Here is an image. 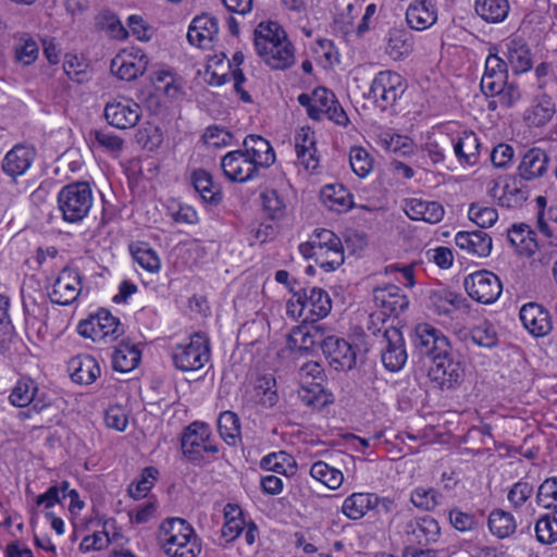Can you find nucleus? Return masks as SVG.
<instances>
[{"label":"nucleus","mask_w":557,"mask_h":557,"mask_svg":"<svg viewBox=\"0 0 557 557\" xmlns=\"http://www.w3.org/2000/svg\"><path fill=\"white\" fill-rule=\"evenodd\" d=\"M411 341L416 352L432 361L428 376L441 389L454 388L462 382V363L454 358L450 343L440 330L426 323L418 324Z\"/></svg>","instance_id":"nucleus-1"},{"label":"nucleus","mask_w":557,"mask_h":557,"mask_svg":"<svg viewBox=\"0 0 557 557\" xmlns=\"http://www.w3.org/2000/svg\"><path fill=\"white\" fill-rule=\"evenodd\" d=\"M255 47L273 70H286L295 62L294 47L276 22L260 23L256 27Z\"/></svg>","instance_id":"nucleus-2"},{"label":"nucleus","mask_w":557,"mask_h":557,"mask_svg":"<svg viewBox=\"0 0 557 557\" xmlns=\"http://www.w3.org/2000/svg\"><path fill=\"white\" fill-rule=\"evenodd\" d=\"M158 542L170 557H197L201 545L193 527L182 518H168L159 527Z\"/></svg>","instance_id":"nucleus-3"},{"label":"nucleus","mask_w":557,"mask_h":557,"mask_svg":"<svg viewBox=\"0 0 557 557\" xmlns=\"http://www.w3.org/2000/svg\"><path fill=\"white\" fill-rule=\"evenodd\" d=\"M94 202L89 183L78 181L61 188L58 195V207L62 219L67 223H78L89 213Z\"/></svg>","instance_id":"nucleus-4"},{"label":"nucleus","mask_w":557,"mask_h":557,"mask_svg":"<svg viewBox=\"0 0 557 557\" xmlns=\"http://www.w3.org/2000/svg\"><path fill=\"white\" fill-rule=\"evenodd\" d=\"M379 336L381 360L389 372H397L406 364L408 355L403 333L398 327L388 326L373 332Z\"/></svg>","instance_id":"nucleus-5"},{"label":"nucleus","mask_w":557,"mask_h":557,"mask_svg":"<svg viewBox=\"0 0 557 557\" xmlns=\"http://www.w3.org/2000/svg\"><path fill=\"white\" fill-rule=\"evenodd\" d=\"M406 87L400 74L394 71H381L371 83L368 98L373 100L381 110H386L403 96Z\"/></svg>","instance_id":"nucleus-6"},{"label":"nucleus","mask_w":557,"mask_h":557,"mask_svg":"<svg viewBox=\"0 0 557 557\" xmlns=\"http://www.w3.org/2000/svg\"><path fill=\"white\" fill-rule=\"evenodd\" d=\"M172 358L175 368L183 372L202 369L210 358L208 338L199 333L194 334L188 344L175 347Z\"/></svg>","instance_id":"nucleus-7"},{"label":"nucleus","mask_w":557,"mask_h":557,"mask_svg":"<svg viewBox=\"0 0 557 557\" xmlns=\"http://www.w3.org/2000/svg\"><path fill=\"white\" fill-rule=\"evenodd\" d=\"M468 295L482 304H493L502 294L503 285L497 275L481 270L468 275L463 281Z\"/></svg>","instance_id":"nucleus-8"},{"label":"nucleus","mask_w":557,"mask_h":557,"mask_svg":"<svg viewBox=\"0 0 557 557\" xmlns=\"http://www.w3.org/2000/svg\"><path fill=\"white\" fill-rule=\"evenodd\" d=\"M320 347L335 370L347 371L356 367L358 348L344 338L327 335L320 342Z\"/></svg>","instance_id":"nucleus-9"},{"label":"nucleus","mask_w":557,"mask_h":557,"mask_svg":"<svg viewBox=\"0 0 557 557\" xmlns=\"http://www.w3.org/2000/svg\"><path fill=\"white\" fill-rule=\"evenodd\" d=\"M107 122L119 129L134 127L141 117L140 106L129 98H119L108 102L103 110Z\"/></svg>","instance_id":"nucleus-10"},{"label":"nucleus","mask_w":557,"mask_h":557,"mask_svg":"<svg viewBox=\"0 0 557 557\" xmlns=\"http://www.w3.org/2000/svg\"><path fill=\"white\" fill-rule=\"evenodd\" d=\"M314 108L310 110V119L320 121L323 115L337 125L346 126L349 119L337 101L335 95L324 87L313 90Z\"/></svg>","instance_id":"nucleus-11"},{"label":"nucleus","mask_w":557,"mask_h":557,"mask_svg":"<svg viewBox=\"0 0 557 557\" xmlns=\"http://www.w3.org/2000/svg\"><path fill=\"white\" fill-rule=\"evenodd\" d=\"M9 399L15 407L24 408L32 406L35 413H39L50 406L47 394L40 392L38 384L29 377H23L16 383Z\"/></svg>","instance_id":"nucleus-12"},{"label":"nucleus","mask_w":557,"mask_h":557,"mask_svg":"<svg viewBox=\"0 0 557 557\" xmlns=\"http://www.w3.org/2000/svg\"><path fill=\"white\" fill-rule=\"evenodd\" d=\"M221 168L230 181L238 183L251 181L259 174V166L243 150L226 153L222 158Z\"/></svg>","instance_id":"nucleus-13"},{"label":"nucleus","mask_w":557,"mask_h":557,"mask_svg":"<svg viewBox=\"0 0 557 557\" xmlns=\"http://www.w3.org/2000/svg\"><path fill=\"white\" fill-rule=\"evenodd\" d=\"M82 290V277L75 269L64 268L55 280L49 297L52 302L67 306L77 299Z\"/></svg>","instance_id":"nucleus-14"},{"label":"nucleus","mask_w":557,"mask_h":557,"mask_svg":"<svg viewBox=\"0 0 557 557\" xmlns=\"http://www.w3.org/2000/svg\"><path fill=\"white\" fill-rule=\"evenodd\" d=\"M210 436L209 425L203 422H194L189 424L182 436L181 446L183 455L197 465L205 462L202 447Z\"/></svg>","instance_id":"nucleus-15"},{"label":"nucleus","mask_w":557,"mask_h":557,"mask_svg":"<svg viewBox=\"0 0 557 557\" xmlns=\"http://www.w3.org/2000/svg\"><path fill=\"white\" fill-rule=\"evenodd\" d=\"M519 315L523 326L535 337H544L553 329L549 311L537 302L523 305Z\"/></svg>","instance_id":"nucleus-16"},{"label":"nucleus","mask_w":557,"mask_h":557,"mask_svg":"<svg viewBox=\"0 0 557 557\" xmlns=\"http://www.w3.org/2000/svg\"><path fill=\"white\" fill-rule=\"evenodd\" d=\"M440 533L438 522L430 516L410 520L405 529L408 545L426 546L432 542H436Z\"/></svg>","instance_id":"nucleus-17"},{"label":"nucleus","mask_w":557,"mask_h":557,"mask_svg":"<svg viewBox=\"0 0 557 557\" xmlns=\"http://www.w3.org/2000/svg\"><path fill=\"white\" fill-rule=\"evenodd\" d=\"M296 302L299 306L298 315H301L302 310L309 307L312 315L318 319L325 318L332 309V300L329 294L319 287L310 289L301 288L299 292L294 293Z\"/></svg>","instance_id":"nucleus-18"},{"label":"nucleus","mask_w":557,"mask_h":557,"mask_svg":"<svg viewBox=\"0 0 557 557\" xmlns=\"http://www.w3.org/2000/svg\"><path fill=\"white\" fill-rule=\"evenodd\" d=\"M384 40V51L394 61L405 60L414 50L413 35L406 28H389Z\"/></svg>","instance_id":"nucleus-19"},{"label":"nucleus","mask_w":557,"mask_h":557,"mask_svg":"<svg viewBox=\"0 0 557 557\" xmlns=\"http://www.w3.org/2000/svg\"><path fill=\"white\" fill-rule=\"evenodd\" d=\"M508 79V64L497 53L490 52L485 60V71L481 79V90L496 92L499 86H504Z\"/></svg>","instance_id":"nucleus-20"},{"label":"nucleus","mask_w":557,"mask_h":557,"mask_svg":"<svg viewBox=\"0 0 557 557\" xmlns=\"http://www.w3.org/2000/svg\"><path fill=\"white\" fill-rule=\"evenodd\" d=\"M35 156L34 148L16 145L5 154L1 168L5 174L15 180L30 168Z\"/></svg>","instance_id":"nucleus-21"},{"label":"nucleus","mask_w":557,"mask_h":557,"mask_svg":"<svg viewBox=\"0 0 557 557\" xmlns=\"http://www.w3.org/2000/svg\"><path fill=\"white\" fill-rule=\"evenodd\" d=\"M456 245L469 255L487 257L492 251V238L483 231H461L455 236Z\"/></svg>","instance_id":"nucleus-22"},{"label":"nucleus","mask_w":557,"mask_h":557,"mask_svg":"<svg viewBox=\"0 0 557 557\" xmlns=\"http://www.w3.org/2000/svg\"><path fill=\"white\" fill-rule=\"evenodd\" d=\"M373 300L377 307L385 310L383 314H387V311L391 314H399L409 306L407 296L401 294V289L396 285L374 288Z\"/></svg>","instance_id":"nucleus-23"},{"label":"nucleus","mask_w":557,"mask_h":557,"mask_svg":"<svg viewBox=\"0 0 557 557\" xmlns=\"http://www.w3.org/2000/svg\"><path fill=\"white\" fill-rule=\"evenodd\" d=\"M67 371L73 382L89 385L100 375V367L90 355H78L70 359Z\"/></svg>","instance_id":"nucleus-24"},{"label":"nucleus","mask_w":557,"mask_h":557,"mask_svg":"<svg viewBox=\"0 0 557 557\" xmlns=\"http://www.w3.org/2000/svg\"><path fill=\"white\" fill-rule=\"evenodd\" d=\"M219 32L218 18L209 14L196 16L187 32L189 44L198 47H206L211 42Z\"/></svg>","instance_id":"nucleus-25"},{"label":"nucleus","mask_w":557,"mask_h":557,"mask_svg":"<svg viewBox=\"0 0 557 557\" xmlns=\"http://www.w3.org/2000/svg\"><path fill=\"white\" fill-rule=\"evenodd\" d=\"M244 153L259 168H269L275 161V153L270 143L259 135H248L244 139Z\"/></svg>","instance_id":"nucleus-26"},{"label":"nucleus","mask_w":557,"mask_h":557,"mask_svg":"<svg viewBox=\"0 0 557 557\" xmlns=\"http://www.w3.org/2000/svg\"><path fill=\"white\" fill-rule=\"evenodd\" d=\"M404 210L409 219L431 224L438 223L444 216V208L441 203L417 198L407 200Z\"/></svg>","instance_id":"nucleus-27"},{"label":"nucleus","mask_w":557,"mask_h":557,"mask_svg":"<svg viewBox=\"0 0 557 557\" xmlns=\"http://www.w3.org/2000/svg\"><path fill=\"white\" fill-rule=\"evenodd\" d=\"M507 64L515 74H521L532 69L531 51L527 42L521 38H512L506 44Z\"/></svg>","instance_id":"nucleus-28"},{"label":"nucleus","mask_w":557,"mask_h":557,"mask_svg":"<svg viewBox=\"0 0 557 557\" xmlns=\"http://www.w3.org/2000/svg\"><path fill=\"white\" fill-rule=\"evenodd\" d=\"M147 66L148 57L146 54H140V59L137 61L136 58H132L131 55L117 54L112 59L110 67L112 73L120 79L131 82L144 75Z\"/></svg>","instance_id":"nucleus-29"},{"label":"nucleus","mask_w":557,"mask_h":557,"mask_svg":"<svg viewBox=\"0 0 557 557\" xmlns=\"http://www.w3.org/2000/svg\"><path fill=\"white\" fill-rule=\"evenodd\" d=\"M436 20V11L431 1H414L406 11V21L410 28L416 30H424L431 27Z\"/></svg>","instance_id":"nucleus-30"},{"label":"nucleus","mask_w":557,"mask_h":557,"mask_svg":"<svg viewBox=\"0 0 557 557\" xmlns=\"http://www.w3.org/2000/svg\"><path fill=\"white\" fill-rule=\"evenodd\" d=\"M548 156L540 148L528 150L518 166L519 175L524 181H531L544 175L547 171Z\"/></svg>","instance_id":"nucleus-31"},{"label":"nucleus","mask_w":557,"mask_h":557,"mask_svg":"<svg viewBox=\"0 0 557 557\" xmlns=\"http://www.w3.org/2000/svg\"><path fill=\"white\" fill-rule=\"evenodd\" d=\"M451 145L460 162L478 163L481 144L473 132H463L456 141L451 140Z\"/></svg>","instance_id":"nucleus-32"},{"label":"nucleus","mask_w":557,"mask_h":557,"mask_svg":"<svg viewBox=\"0 0 557 557\" xmlns=\"http://www.w3.org/2000/svg\"><path fill=\"white\" fill-rule=\"evenodd\" d=\"M191 184L205 202L216 206L222 201L221 189L214 186L212 176L207 171L201 169L194 171Z\"/></svg>","instance_id":"nucleus-33"},{"label":"nucleus","mask_w":557,"mask_h":557,"mask_svg":"<svg viewBox=\"0 0 557 557\" xmlns=\"http://www.w3.org/2000/svg\"><path fill=\"white\" fill-rule=\"evenodd\" d=\"M141 352L135 345L122 341L112 354V367L115 371L126 373L139 364Z\"/></svg>","instance_id":"nucleus-34"},{"label":"nucleus","mask_w":557,"mask_h":557,"mask_svg":"<svg viewBox=\"0 0 557 557\" xmlns=\"http://www.w3.org/2000/svg\"><path fill=\"white\" fill-rule=\"evenodd\" d=\"M376 495L371 493H354L343 504V513L351 520L362 518L376 504Z\"/></svg>","instance_id":"nucleus-35"},{"label":"nucleus","mask_w":557,"mask_h":557,"mask_svg":"<svg viewBox=\"0 0 557 557\" xmlns=\"http://www.w3.org/2000/svg\"><path fill=\"white\" fill-rule=\"evenodd\" d=\"M295 150L298 160L305 165L307 170H314L318 165L315 159V140L314 135L310 129L301 128L295 139Z\"/></svg>","instance_id":"nucleus-36"},{"label":"nucleus","mask_w":557,"mask_h":557,"mask_svg":"<svg viewBox=\"0 0 557 557\" xmlns=\"http://www.w3.org/2000/svg\"><path fill=\"white\" fill-rule=\"evenodd\" d=\"M350 193L343 185H326L321 190L323 203L336 212H345L352 207Z\"/></svg>","instance_id":"nucleus-37"},{"label":"nucleus","mask_w":557,"mask_h":557,"mask_svg":"<svg viewBox=\"0 0 557 557\" xmlns=\"http://www.w3.org/2000/svg\"><path fill=\"white\" fill-rule=\"evenodd\" d=\"M339 243L341 238L335 233L326 228H320L313 232L309 242L299 245V251L306 259H310L315 250L336 247Z\"/></svg>","instance_id":"nucleus-38"},{"label":"nucleus","mask_w":557,"mask_h":557,"mask_svg":"<svg viewBox=\"0 0 557 557\" xmlns=\"http://www.w3.org/2000/svg\"><path fill=\"white\" fill-rule=\"evenodd\" d=\"M475 12L487 23L503 22L509 12L508 0H475Z\"/></svg>","instance_id":"nucleus-39"},{"label":"nucleus","mask_w":557,"mask_h":557,"mask_svg":"<svg viewBox=\"0 0 557 557\" xmlns=\"http://www.w3.org/2000/svg\"><path fill=\"white\" fill-rule=\"evenodd\" d=\"M556 113V104L547 94H542L535 99L531 112L527 116L529 123L535 127L547 124Z\"/></svg>","instance_id":"nucleus-40"},{"label":"nucleus","mask_w":557,"mask_h":557,"mask_svg":"<svg viewBox=\"0 0 557 557\" xmlns=\"http://www.w3.org/2000/svg\"><path fill=\"white\" fill-rule=\"evenodd\" d=\"M218 430L220 436L230 446H236L240 441V420L234 411L226 410L220 413Z\"/></svg>","instance_id":"nucleus-41"},{"label":"nucleus","mask_w":557,"mask_h":557,"mask_svg":"<svg viewBox=\"0 0 557 557\" xmlns=\"http://www.w3.org/2000/svg\"><path fill=\"white\" fill-rule=\"evenodd\" d=\"M487 525L493 535L506 539L515 533L517 523L513 516L503 509H494L488 516Z\"/></svg>","instance_id":"nucleus-42"},{"label":"nucleus","mask_w":557,"mask_h":557,"mask_svg":"<svg viewBox=\"0 0 557 557\" xmlns=\"http://www.w3.org/2000/svg\"><path fill=\"white\" fill-rule=\"evenodd\" d=\"M315 263L325 272H333L338 269L345 260L344 248L342 242L336 247H326L325 249L315 250L312 258Z\"/></svg>","instance_id":"nucleus-43"},{"label":"nucleus","mask_w":557,"mask_h":557,"mask_svg":"<svg viewBox=\"0 0 557 557\" xmlns=\"http://www.w3.org/2000/svg\"><path fill=\"white\" fill-rule=\"evenodd\" d=\"M95 325L99 339L108 336L117 338L123 334L120 321L107 309H100L95 315Z\"/></svg>","instance_id":"nucleus-44"},{"label":"nucleus","mask_w":557,"mask_h":557,"mask_svg":"<svg viewBox=\"0 0 557 557\" xmlns=\"http://www.w3.org/2000/svg\"><path fill=\"white\" fill-rule=\"evenodd\" d=\"M429 300L438 314H448L450 308H459L463 299L448 289L441 288L432 290Z\"/></svg>","instance_id":"nucleus-45"},{"label":"nucleus","mask_w":557,"mask_h":557,"mask_svg":"<svg viewBox=\"0 0 557 557\" xmlns=\"http://www.w3.org/2000/svg\"><path fill=\"white\" fill-rule=\"evenodd\" d=\"M310 474L313 479L322 482L327 487L335 490L343 483V473L330 467L326 462L317 461L311 466Z\"/></svg>","instance_id":"nucleus-46"},{"label":"nucleus","mask_w":557,"mask_h":557,"mask_svg":"<svg viewBox=\"0 0 557 557\" xmlns=\"http://www.w3.org/2000/svg\"><path fill=\"white\" fill-rule=\"evenodd\" d=\"M311 387H306L300 394L302 403L309 407L322 409L334 403V396L320 385V383H311Z\"/></svg>","instance_id":"nucleus-47"},{"label":"nucleus","mask_w":557,"mask_h":557,"mask_svg":"<svg viewBox=\"0 0 557 557\" xmlns=\"http://www.w3.org/2000/svg\"><path fill=\"white\" fill-rule=\"evenodd\" d=\"M467 337L479 347L492 348L497 345L496 331L487 321H483L471 329Z\"/></svg>","instance_id":"nucleus-48"},{"label":"nucleus","mask_w":557,"mask_h":557,"mask_svg":"<svg viewBox=\"0 0 557 557\" xmlns=\"http://www.w3.org/2000/svg\"><path fill=\"white\" fill-rule=\"evenodd\" d=\"M535 534L537 541L543 544L557 542V509L553 515H544L536 521Z\"/></svg>","instance_id":"nucleus-49"},{"label":"nucleus","mask_w":557,"mask_h":557,"mask_svg":"<svg viewBox=\"0 0 557 557\" xmlns=\"http://www.w3.org/2000/svg\"><path fill=\"white\" fill-rule=\"evenodd\" d=\"M256 392L259 398V404L264 408H272L278 401L276 381L272 376H263L259 379L256 385Z\"/></svg>","instance_id":"nucleus-50"},{"label":"nucleus","mask_w":557,"mask_h":557,"mask_svg":"<svg viewBox=\"0 0 557 557\" xmlns=\"http://www.w3.org/2000/svg\"><path fill=\"white\" fill-rule=\"evenodd\" d=\"M508 240L515 247H519L520 245L525 244V249L532 253L533 247H536L537 244L535 242V232L530 228L527 224L512 225L511 228L508 230Z\"/></svg>","instance_id":"nucleus-51"},{"label":"nucleus","mask_w":557,"mask_h":557,"mask_svg":"<svg viewBox=\"0 0 557 557\" xmlns=\"http://www.w3.org/2000/svg\"><path fill=\"white\" fill-rule=\"evenodd\" d=\"M469 219L481 228L491 227L498 219L497 210L472 202L468 211Z\"/></svg>","instance_id":"nucleus-52"},{"label":"nucleus","mask_w":557,"mask_h":557,"mask_svg":"<svg viewBox=\"0 0 557 557\" xmlns=\"http://www.w3.org/2000/svg\"><path fill=\"white\" fill-rule=\"evenodd\" d=\"M159 472L154 467H147L143 470L140 479L132 483L128 487V494L134 499H139L147 495L157 481Z\"/></svg>","instance_id":"nucleus-53"},{"label":"nucleus","mask_w":557,"mask_h":557,"mask_svg":"<svg viewBox=\"0 0 557 557\" xmlns=\"http://www.w3.org/2000/svg\"><path fill=\"white\" fill-rule=\"evenodd\" d=\"M351 170L359 176L366 177L373 168V160L369 152L361 147H354L349 152Z\"/></svg>","instance_id":"nucleus-54"},{"label":"nucleus","mask_w":557,"mask_h":557,"mask_svg":"<svg viewBox=\"0 0 557 557\" xmlns=\"http://www.w3.org/2000/svg\"><path fill=\"white\" fill-rule=\"evenodd\" d=\"M263 210L272 220L280 219L284 215L285 205L275 189H265L261 196Z\"/></svg>","instance_id":"nucleus-55"},{"label":"nucleus","mask_w":557,"mask_h":557,"mask_svg":"<svg viewBox=\"0 0 557 557\" xmlns=\"http://www.w3.org/2000/svg\"><path fill=\"white\" fill-rule=\"evenodd\" d=\"M441 497L442 495L434 488L418 487L412 492L410 500L418 508L432 510L438 505Z\"/></svg>","instance_id":"nucleus-56"},{"label":"nucleus","mask_w":557,"mask_h":557,"mask_svg":"<svg viewBox=\"0 0 557 557\" xmlns=\"http://www.w3.org/2000/svg\"><path fill=\"white\" fill-rule=\"evenodd\" d=\"M536 503L544 508L557 505V476L546 479L536 493Z\"/></svg>","instance_id":"nucleus-57"},{"label":"nucleus","mask_w":557,"mask_h":557,"mask_svg":"<svg viewBox=\"0 0 557 557\" xmlns=\"http://www.w3.org/2000/svg\"><path fill=\"white\" fill-rule=\"evenodd\" d=\"M87 67L88 65L84 61H81L77 55L70 53L65 54L63 69L72 81L77 83L87 81Z\"/></svg>","instance_id":"nucleus-58"},{"label":"nucleus","mask_w":557,"mask_h":557,"mask_svg":"<svg viewBox=\"0 0 557 557\" xmlns=\"http://www.w3.org/2000/svg\"><path fill=\"white\" fill-rule=\"evenodd\" d=\"M135 261L149 272H157L160 269V259L157 253L146 245L132 249Z\"/></svg>","instance_id":"nucleus-59"},{"label":"nucleus","mask_w":557,"mask_h":557,"mask_svg":"<svg viewBox=\"0 0 557 557\" xmlns=\"http://www.w3.org/2000/svg\"><path fill=\"white\" fill-rule=\"evenodd\" d=\"M496 92H485L487 97H497L499 104L504 108L513 107L521 98L520 90L517 85L506 82L504 86H499Z\"/></svg>","instance_id":"nucleus-60"},{"label":"nucleus","mask_w":557,"mask_h":557,"mask_svg":"<svg viewBox=\"0 0 557 557\" xmlns=\"http://www.w3.org/2000/svg\"><path fill=\"white\" fill-rule=\"evenodd\" d=\"M533 494V485L527 481H519L509 490L507 498L513 508H520Z\"/></svg>","instance_id":"nucleus-61"},{"label":"nucleus","mask_w":557,"mask_h":557,"mask_svg":"<svg viewBox=\"0 0 557 557\" xmlns=\"http://www.w3.org/2000/svg\"><path fill=\"white\" fill-rule=\"evenodd\" d=\"M202 138L206 145L220 148L231 145L233 135L225 128L213 125L206 129Z\"/></svg>","instance_id":"nucleus-62"},{"label":"nucleus","mask_w":557,"mask_h":557,"mask_svg":"<svg viewBox=\"0 0 557 557\" xmlns=\"http://www.w3.org/2000/svg\"><path fill=\"white\" fill-rule=\"evenodd\" d=\"M39 47L32 38H22L15 48V58L25 65H29L38 58Z\"/></svg>","instance_id":"nucleus-63"},{"label":"nucleus","mask_w":557,"mask_h":557,"mask_svg":"<svg viewBox=\"0 0 557 557\" xmlns=\"http://www.w3.org/2000/svg\"><path fill=\"white\" fill-rule=\"evenodd\" d=\"M450 524L460 532L474 530L479 522L474 515L463 512L459 509H451L449 511Z\"/></svg>","instance_id":"nucleus-64"}]
</instances>
